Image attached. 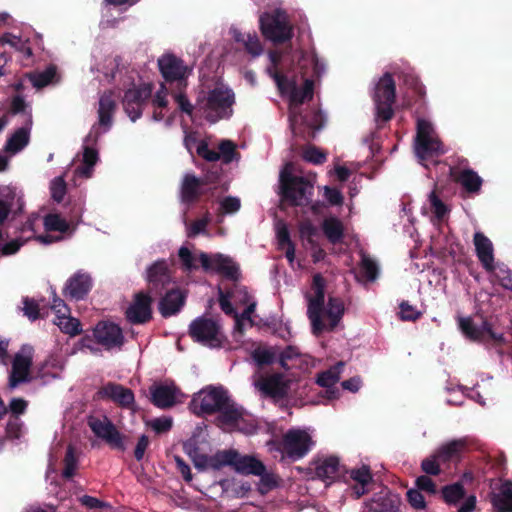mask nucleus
I'll return each instance as SVG.
<instances>
[{
  "mask_svg": "<svg viewBox=\"0 0 512 512\" xmlns=\"http://www.w3.org/2000/svg\"><path fill=\"white\" fill-rule=\"evenodd\" d=\"M234 104V92L225 87H215L206 95H199L196 101L198 110L202 111L206 120L212 124L231 118Z\"/></svg>",
  "mask_w": 512,
  "mask_h": 512,
  "instance_id": "1",
  "label": "nucleus"
},
{
  "mask_svg": "<svg viewBox=\"0 0 512 512\" xmlns=\"http://www.w3.org/2000/svg\"><path fill=\"white\" fill-rule=\"evenodd\" d=\"M259 25L262 35L274 44H284L293 37V27L288 16L280 9L263 13Z\"/></svg>",
  "mask_w": 512,
  "mask_h": 512,
  "instance_id": "2",
  "label": "nucleus"
},
{
  "mask_svg": "<svg viewBox=\"0 0 512 512\" xmlns=\"http://www.w3.org/2000/svg\"><path fill=\"white\" fill-rule=\"evenodd\" d=\"M396 99V84L392 74L385 73L377 82L373 100L375 104V121L385 123L394 116L393 104Z\"/></svg>",
  "mask_w": 512,
  "mask_h": 512,
  "instance_id": "3",
  "label": "nucleus"
},
{
  "mask_svg": "<svg viewBox=\"0 0 512 512\" xmlns=\"http://www.w3.org/2000/svg\"><path fill=\"white\" fill-rule=\"evenodd\" d=\"M188 334L194 342L210 348H221L226 341L221 325L205 316L197 317L190 323Z\"/></svg>",
  "mask_w": 512,
  "mask_h": 512,
  "instance_id": "4",
  "label": "nucleus"
},
{
  "mask_svg": "<svg viewBox=\"0 0 512 512\" xmlns=\"http://www.w3.org/2000/svg\"><path fill=\"white\" fill-rule=\"evenodd\" d=\"M93 339L106 350L121 348L124 344L122 329L110 321L98 322L92 330V337L85 335L81 339V345L93 351L94 348L91 346Z\"/></svg>",
  "mask_w": 512,
  "mask_h": 512,
  "instance_id": "5",
  "label": "nucleus"
},
{
  "mask_svg": "<svg viewBox=\"0 0 512 512\" xmlns=\"http://www.w3.org/2000/svg\"><path fill=\"white\" fill-rule=\"evenodd\" d=\"M354 250L357 251L360 259L354 266V280L368 289L375 284L381 276V266L378 260L360 247L358 239L354 234Z\"/></svg>",
  "mask_w": 512,
  "mask_h": 512,
  "instance_id": "6",
  "label": "nucleus"
},
{
  "mask_svg": "<svg viewBox=\"0 0 512 512\" xmlns=\"http://www.w3.org/2000/svg\"><path fill=\"white\" fill-rule=\"evenodd\" d=\"M458 326L465 337L471 341L484 344L492 343L497 346L505 343L504 335L496 333L492 324L487 320H484L481 326H477L471 317H459Z\"/></svg>",
  "mask_w": 512,
  "mask_h": 512,
  "instance_id": "7",
  "label": "nucleus"
},
{
  "mask_svg": "<svg viewBox=\"0 0 512 512\" xmlns=\"http://www.w3.org/2000/svg\"><path fill=\"white\" fill-rule=\"evenodd\" d=\"M312 290L315 295L314 297L309 298L307 314L311 321L313 334L319 335L326 328L322 321V312L325 301V279L320 273L313 276Z\"/></svg>",
  "mask_w": 512,
  "mask_h": 512,
  "instance_id": "8",
  "label": "nucleus"
},
{
  "mask_svg": "<svg viewBox=\"0 0 512 512\" xmlns=\"http://www.w3.org/2000/svg\"><path fill=\"white\" fill-rule=\"evenodd\" d=\"M227 392L222 388L213 387L202 390L191 401V408L196 415L213 414L222 408L228 400Z\"/></svg>",
  "mask_w": 512,
  "mask_h": 512,
  "instance_id": "9",
  "label": "nucleus"
},
{
  "mask_svg": "<svg viewBox=\"0 0 512 512\" xmlns=\"http://www.w3.org/2000/svg\"><path fill=\"white\" fill-rule=\"evenodd\" d=\"M312 189V185L304 177L291 174L281 175L282 198L291 206L303 205L308 200L307 191Z\"/></svg>",
  "mask_w": 512,
  "mask_h": 512,
  "instance_id": "10",
  "label": "nucleus"
},
{
  "mask_svg": "<svg viewBox=\"0 0 512 512\" xmlns=\"http://www.w3.org/2000/svg\"><path fill=\"white\" fill-rule=\"evenodd\" d=\"M289 121L292 132L295 135L302 134V127L308 129V138H315L316 132L321 130L325 125V116L321 110H311L302 115L299 110L294 108L289 112Z\"/></svg>",
  "mask_w": 512,
  "mask_h": 512,
  "instance_id": "11",
  "label": "nucleus"
},
{
  "mask_svg": "<svg viewBox=\"0 0 512 512\" xmlns=\"http://www.w3.org/2000/svg\"><path fill=\"white\" fill-rule=\"evenodd\" d=\"M152 96V85L142 84L125 91L123 108L129 118L135 122L142 115L143 107Z\"/></svg>",
  "mask_w": 512,
  "mask_h": 512,
  "instance_id": "12",
  "label": "nucleus"
},
{
  "mask_svg": "<svg viewBox=\"0 0 512 512\" xmlns=\"http://www.w3.org/2000/svg\"><path fill=\"white\" fill-rule=\"evenodd\" d=\"M33 364V347L23 345L14 356L9 375L10 388H16L21 383L30 382V369Z\"/></svg>",
  "mask_w": 512,
  "mask_h": 512,
  "instance_id": "13",
  "label": "nucleus"
},
{
  "mask_svg": "<svg viewBox=\"0 0 512 512\" xmlns=\"http://www.w3.org/2000/svg\"><path fill=\"white\" fill-rule=\"evenodd\" d=\"M158 67L166 82H176L178 89H184L187 86L188 68L180 58L173 54L162 55L158 59Z\"/></svg>",
  "mask_w": 512,
  "mask_h": 512,
  "instance_id": "14",
  "label": "nucleus"
},
{
  "mask_svg": "<svg viewBox=\"0 0 512 512\" xmlns=\"http://www.w3.org/2000/svg\"><path fill=\"white\" fill-rule=\"evenodd\" d=\"M199 262L205 271H215L229 280L239 278V266L229 256L218 253L210 257L207 253L201 252Z\"/></svg>",
  "mask_w": 512,
  "mask_h": 512,
  "instance_id": "15",
  "label": "nucleus"
},
{
  "mask_svg": "<svg viewBox=\"0 0 512 512\" xmlns=\"http://www.w3.org/2000/svg\"><path fill=\"white\" fill-rule=\"evenodd\" d=\"M312 444L311 436L306 431L291 429L283 436L282 451L289 458L296 460L304 457Z\"/></svg>",
  "mask_w": 512,
  "mask_h": 512,
  "instance_id": "16",
  "label": "nucleus"
},
{
  "mask_svg": "<svg viewBox=\"0 0 512 512\" xmlns=\"http://www.w3.org/2000/svg\"><path fill=\"white\" fill-rule=\"evenodd\" d=\"M88 426L98 438L104 440L112 449L125 450V437L107 417L103 419L91 417L88 420Z\"/></svg>",
  "mask_w": 512,
  "mask_h": 512,
  "instance_id": "17",
  "label": "nucleus"
},
{
  "mask_svg": "<svg viewBox=\"0 0 512 512\" xmlns=\"http://www.w3.org/2000/svg\"><path fill=\"white\" fill-rule=\"evenodd\" d=\"M152 296L144 291L137 292L133 301L126 310L127 320L134 324L140 325L151 321L152 319Z\"/></svg>",
  "mask_w": 512,
  "mask_h": 512,
  "instance_id": "18",
  "label": "nucleus"
},
{
  "mask_svg": "<svg viewBox=\"0 0 512 512\" xmlns=\"http://www.w3.org/2000/svg\"><path fill=\"white\" fill-rule=\"evenodd\" d=\"M148 291L150 295L162 296L172 283L171 272L165 260L156 261L147 270Z\"/></svg>",
  "mask_w": 512,
  "mask_h": 512,
  "instance_id": "19",
  "label": "nucleus"
},
{
  "mask_svg": "<svg viewBox=\"0 0 512 512\" xmlns=\"http://www.w3.org/2000/svg\"><path fill=\"white\" fill-rule=\"evenodd\" d=\"M315 477L327 482L344 480L346 481L347 471L344 466L340 464V460L336 456H328L319 458L313 462Z\"/></svg>",
  "mask_w": 512,
  "mask_h": 512,
  "instance_id": "20",
  "label": "nucleus"
},
{
  "mask_svg": "<svg viewBox=\"0 0 512 512\" xmlns=\"http://www.w3.org/2000/svg\"><path fill=\"white\" fill-rule=\"evenodd\" d=\"M93 287V280L89 273L79 270L71 275L63 288V295L69 300H83Z\"/></svg>",
  "mask_w": 512,
  "mask_h": 512,
  "instance_id": "21",
  "label": "nucleus"
},
{
  "mask_svg": "<svg viewBox=\"0 0 512 512\" xmlns=\"http://www.w3.org/2000/svg\"><path fill=\"white\" fill-rule=\"evenodd\" d=\"M98 400H110L122 408H130L134 401V393L130 388L115 382L103 385L95 394Z\"/></svg>",
  "mask_w": 512,
  "mask_h": 512,
  "instance_id": "22",
  "label": "nucleus"
},
{
  "mask_svg": "<svg viewBox=\"0 0 512 512\" xmlns=\"http://www.w3.org/2000/svg\"><path fill=\"white\" fill-rule=\"evenodd\" d=\"M255 387L265 396L274 399H281L288 393V384L280 373L268 376H260L255 381Z\"/></svg>",
  "mask_w": 512,
  "mask_h": 512,
  "instance_id": "23",
  "label": "nucleus"
},
{
  "mask_svg": "<svg viewBox=\"0 0 512 512\" xmlns=\"http://www.w3.org/2000/svg\"><path fill=\"white\" fill-rule=\"evenodd\" d=\"M186 302V295L179 288H170L161 297L158 310L163 318H169L181 311Z\"/></svg>",
  "mask_w": 512,
  "mask_h": 512,
  "instance_id": "24",
  "label": "nucleus"
},
{
  "mask_svg": "<svg viewBox=\"0 0 512 512\" xmlns=\"http://www.w3.org/2000/svg\"><path fill=\"white\" fill-rule=\"evenodd\" d=\"M199 177L194 173H186L180 185V199L186 205L196 203L200 197L205 193Z\"/></svg>",
  "mask_w": 512,
  "mask_h": 512,
  "instance_id": "25",
  "label": "nucleus"
},
{
  "mask_svg": "<svg viewBox=\"0 0 512 512\" xmlns=\"http://www.w3.org/2000/svg\"><path fill=\"white\" fill-rule=\"evenodd\" d=\"M450 176L456 183H459L467 193L477 194L481 190L483 180L477 172L470 168L459 169L457 167H450Z\"/></svg>",
  "mask_w": 512,
  "mask_h": 512,
  "instance_id": "26",
  "label": "nucleus"
},
{
  "mask_svg": "<svg viewBox=\"0 0 512 512\" xmlns=\"http://www.w3.org/2000/svg\"><path fill=\"white\" fill-rule=\"evenodd\" d=\"M476 255L487 272L495 270L494 250L490 239L482 232H476L473 237Z\"/></svg>",
  "mask_w": 512,
  "mask_h": 512,
  "instance_id": "27",
  "label": "nucleus"
},
{
  "mask_svg": "<svg viewBox=\"0 0 512 512\" xmlns=\"http://www.w3.org/2000/svg\"><path fill=\"white\" fill-rule=\"evenodd\" d=\"M467 449V441L464 438L451 440L434 451L436 457L443 465L453 461H459L462 453Z\"/></svg>",
  "mask_w": 512,
  "mask_h": 512,
  "instance_id": "28",
  "label": "nucleus"
},
{
  "mask_svg": "<svg viewBox=\"0 0 512 512\" xmlns=\"http://www.w3.org/2000/svg\"><path fill=\"white\" fill-rule=\"evenodd\" d=\"M117 109V102L112 91L104 92L99 99L98 124L104 127V131L110 129L113 116Z\"/></svg>",
  "mask_w": 512,
  "mask_h": 512,
  "instance_id": "29",
  "label": "nucleus"
},
{
  "mask_svg": "<svg viewBox=\"0 0 512 512\" xmlns=\"http://www.w3.org/2000/svg\"><path fill=\"white\" fill-rule=\"evenodd\" d=\"M344 369V363L338 362L328 370H325L318 374L316 383L327 388L326 394L328 399H335L338 397V389L334 388V385L339 381L340 374Z\"/></svg>",
  "mask_w": 512,
  "mask_h": 512,
  "instance_id": "30",
  "label": "nucleus"
},
{
  "mask_svg": "<svg viewBox=\"0 0 512 512\" xmlns=\"http://www.w3.org/2000/svg\"><path fill=\"white\" fill-rule=\"evenodd\" d=\"M176 392L173 385H155L150 388L151 402L158 408H170L176 403Z\"/></svg>",
  "mask_w": 512,
  "mask_h": 512,
  "instance_id": "31",
  "label": "nucleus"
},
{
  "mask_svg": "<svg viewBox=\"0 0 512 512\" xmlns=\"http://www.w3.org/2000/svg\"><path fill=\"white\" fill-rule=\"evenodd\" d=\"M375 480L369 465H362L360 468H354V498L369 493L374 489Z\"/></svg>",
  "mask_w": 512,
  "mask_h": 512,
  "instance_id": "32",
  "label": "nucleus"
},
{
  "mask_svg": "<svg viewBox=\"0 0 512 512\" xmlns=\"http://www.w3.org/2000/svg\"><path fill=\"white\" fill-rule=\"evenodd\" d=\"M443 153L442 143L437 137L415 141V154L422 164L424 161L439 157Z\"/></svg>",
  "mask_w": 512,
  "mask_h": 512,
  "instance_id": "33",
  "label": "nucleus"
},
{
  "mask_svg": "<svg viewBox=\"0 0 512 512\" xmlns=\"http://www.w3.org/2000/svg\"><path fill=\"white\" fill-rule=\"evenodd\" d=\"M217 424L221 427H235L243 418V409L238 407L229 397L225 405L218 411Z\"/></svg>",
  "mask_w": 512,
  "mask_h": 512,
  "instance_id": "34",
  "label": "nucleus"
},
{
  "mask_svg": "<svg viewBox=\"0 0 512 512\" xmlns=\"http://www.w3.org/2000/svg\"><path fill=\"white\" fill-rule=\"evenodd\" d=\"M490 501L497 512H512V481H505L498 492H492Z\"/></svg>",
  "mask_w": 512,
  "mask_h": 512,
  "instance_id": "35",
  "label": "nucleus"
},
{
  "mask_svg": "<svg viewBox=\"0 0 512 512\" xmlns=\"http://www.w3.org/2000/svg\"><path fill=\"white\" fill-rule=\"evenodd\" d=\"M363 512H400V499L396 495L373 498L365 503Z\"/></svg>",
  "mask_w": 512,
  "mask_h": 512,
  "instance_id": "36",
  "label": "nucleus"
},
{
  "mask_svg": "<svg viewBox=\"0 0 512 512\" xmlns=\"http://www.w3.org/2000/svg\"><path fill=\"white\" fill-rule=\"evenodd\" d=\"M232 467L235 471L244 475H261L265 472V465L253 456H240L236 451V459Z\"/></svg>",
  "mask_w": 512,
  "mask_h": 512,
  "instance_id": "37",
  "label": "nucleus"
},
{
  "mask_svg": "<svg viewBox=\"0 0 512 512\" xmlns=\"http://www.w3.org/2000/svg\"><path fill=\"white\" fill-rule=\"evenodd\" d=\"M314 96V80L306 78L303 86L298 88L294 87L290 94V110L294 108L295 111L299 110L300 106L305 101H310Z\"/></svg>",
  "mask_w": 512,
  "mask_h": 512,
  "instance_id": "38",
  "label": "nucleus"
},
{
  "mask_svg": "<svg viewBox=\"0 0 512 512\" xmlns=\"http://www.w3.org/2000/svg\"><path fill=\"white\" fill-rule=\"evenodd\" d=\"M29 140L30 127H20L7 139L4 150L8 153L16 154L28 145Z\"/></svg>",
  "mask_w": 512,
  "mask_h": 512,
  "instance_id": "39",
  "label": "nucleus"
},
{
  "mask_svg": "<svg viewBox=\"0 0 512 512\" xmlns=\"http://www.w3.org/2000/svg\"><path fill=\"white\" fill-rule=\"evenodd\" d=\"M322 230L326 238L332 244L340 243L344 237L343 224L339 219L335 217L324 219L322 223Z\"/></svg>",
  "mask_w": 512,
  "mask_h": 512,
  "instance_id": "40",
  "label": "nucleus"
},
{
  "mask_svg": "<svg viewBox=\"0 0 512 512\" xmlns=\"http://www.w3.org/2000/svg\"><path fill=\"white\" fill-rule=\"evenodd\" d=\"M234 40L236 42L242 43L245 51L254 58L260 56L263 53V46L256 33L243 34L241 32H236L234 34Z\"/></svg>",
  "mask_w": 512,
  "mask_h": 512,
  "instance_id": "41",
  "label": "nucleus"
},
{
  "mask_svg": "<svg viewBox=\"0 0 512 512\" xmlns=\"http://www.w3.org/2000/svg\"><path fill=\"white\" fill-rule=\"evenodd\" d=\"M68 313H62L61 315H57L54 320V324L59 327L61 332L70 335L71 337L79 335L82 332L81 322L70 315Z\"/></svg>",
  "mask_w": 512,
  "mask_h": 512,
  "instance_id": "42",
  "label": "nucleus"
},
{
  "mask_svg": "<svg viewBox=\"0 0 512 512\" xmlns=\"http://www.w3.org/2000/svg\"><path fill=\"white\" fill-rule=\"evenodd\" d=\"M235 459V450L218 451L216 454L209 456L208 468H211L213 470H220L225 466L232 467Z\"/></svg>",
  "mask_w": 512,
  "mask_h": 512,
  "instance_id": "43",
  "label": "nucleus"
},
{
  "mask_svg": "<svg viewBox=\"0 0 512 512\" xmlns=\"http://www.w3.org/2000/svg\"><path fill=\"white\" fill-rule=\"evenodd\" d=\"M344 313V305L343 302L339 298L329 297L326 315L330 320L329 329L333 330L340 321L342 315Z\"/></svg>",
  "mask_w": 512,
  "mask_h": 512,
  "instance_id": "44",
  "label": "nucleus"
},
{
  "mask_svg": "<svg viewBox=\"0 0 512 512\" xmlns=\"http://www.w3.org/2000/svg\"><path fill=\"white\" fill-rule=\"evenodd\" d=\"M251 357L258 368H264L275 362L276 352L272 348L259 346L252 351Z\"/></svg>",
  "mask_w": 512,
  "mask_h": 512,
  "instance_id": "45",
  "label": "nucleus"
},
{
  "mask_svg": "<svg viewBox=\"0 0 512 512\" xmlns=\"http://www.w3.org/2000/svg\"><path fill=\"white\" fill-rule=\"evenodd\" d=\"M442 497L447 504H456L465 496V489L462 483L456 482L442 487Z\"/></svg>",
  "mask_w": 512,
  "mask_h": 512,
  "instance_id": "46",
  "label": "nucleus"
},
{
  "mask_svg": "<svg viewBox=\"0 0 512 512\" xmlns=\"http://www.w3.org/2000/svg\"><path fill=\"white\" fill-rule=\"evenodd\" d=\"M63 463L64 469L62 471V476L66 479L72 478L75 475L78 466L76 450L72 445H68Z\"/></svg>",
  "mask_w": 512,
  "mask_h": 512,
  "instance_id": "47",
  "label": "nucleus"
},
{
  "mask_svg": "<svg viewBox=\"0 0 512 512\" xmlns=\"http://www.w3.org/2000/svg\"><path fill=\"white\" fill-rule=\"evenodd\" d=\"M44 226L46 231L65 233L69 230L68 222L59 214L46 215L44 218Z\"/></svg>",
  "mask_w": 512,
  "mask_h": 512,
  "instance_id": "48",
  "label": "nucleus"
},
{
  "mask_svg": "<svg viewBox=\"0 0 512 512\" xmlns=\"http://www.w3.org/2000/svg\"><path fill=\"white\" fill-rule=\"evenodd\" d=\"M441 465H443L438 457L433 453L430 456L424 458L421 462V470L429 476H438L442 469Z\"/></svg>",
  "mask_w": 512,
  "mask_h": 512,
  "instance_id": "49",
  "label": "nucleus"
},
{
  "mask_svg": "<svg viewBox=\"0 0 512 512\" xmlns=\"http://www.w3.org/2000/svg\"><path fill=\"white\" fill-rule=\"evenodd\" d=\"M220 158L225 164H229L232 162L236 156H239V153L236 150V145L231 140H222L218 146Z\"/></svg>",
  "mask_w": 512,
  "mask_h": 512,
  "instance_id": "50",
  "label": "nucleus"
},
{
  "mask_svg": "<svg viewBox=\"0 0 512 512\" xmlns=\"http://www.w3.org/2000/svg\"><path fill=\"white\" fill-rule=\"evenodd\" d=\"M178 257L180 259L183 270L192 271L198 268V265L195 263L196 258L187 247L182 246L179 249Z\"/></svg>",
  "mask_w": 512,
  "mask_h": 512,
  "instance_id": "51",
  "label": "nucleus"
},
{
  "mask_svg": "<svg viewBox=\"0 0 512 512\" xmlns=\"http://www.w3.org/2000/svg\"><path fill=\"white\" fill-rule=\"evenodd\" d=\"M399 309V316L403 321H416L422 316V313L410 305L408 301H402Z\"/></svg>",
  "mask_w": 512,
  "mask_h": 512,
  "instance_id": "52",
  "label": "nucleus"
},
{
  "mask_svg": "<svg viewBox=\"0 0 512 512\" xmlns=\"http://www.w3.org/2000/svg\"><path fill=\"white\" fill-rule=\"evenodd\" d=\"M51 197L57 203L63 201L66 194V183L62 177H56L51 182Z\"/></svg>",
  "mask_w": 512,
  "mask_h": 512,
  "instance_id": "53",
  "label": "nucleus"
},
{
  "mask_svg": "<svg viewBox=\"0 0 512 512\" xmlns=\"http://www.w3.org/2000/svg\"><path fill=\"white\" fill-rule=\"evenodd\" d=\"M179 90L180 91L174 95V100L177 103L179 110L192 118L194 109H198V107L192 105L186 94L182 92L183 89Z\"/></svg>",
  "mask_w": 512,
  "mask_h": 512,
  "instance_id": "54",
  "label": "nucleus"
},
{
  "mask_svg": "<svg viewBox=\"0 0 512 512\" xmlns=\"http://www.w3.org/2000/svg\"><path fill=\"white\" fill-rule=\"evenodd\" d=\"M303 159L318 165L326 161V154L315 146H309L303 151Z\"/></svg>",
  "mask_w": 512,
  "mask_h": 512,
  "instance_id": "55",
  "label": "nucleus"
},
{
  "mask_svg": "<svg viewBox=\"0 0 512 512\" xmlns=\"http://www.w3.org/2000/svg\"><path fill=\"white\" fill-rule=\"evenodd\" d=\"M23 305L24 315L27 316L29 320L35 321L40 318L39 304L34 299L25 297L23 299Z\"/></svg>",
  "mask_w": 512,
  "mask_h": 512,
  "instance_id": "56",
  "label": "nucleus"
},
{
  "mask_svg": "<svg viewBox=\"0 0 512 512\" xmlns=\"http://www.w3.org/2000/svg\"><path fill=\"white\" fill-rule=\"evenodd\" d=\"M408 503L417 510L426 508V501L421 491L417 488L409 489L406 493Z\"/></svg>",
  "mask_w": 512,
  "mask_h": 512,
  "instance_id": "57",
  "label": "nucleus"
},
{
  "mask_svg": "<svg viewBox=\"0 0 512 512\" xmlns=\"http://www.w3.org/2000/svg\"><path fill=\"white\" fill-rule=\"evenodd\" d=\"M415 486L421 492H427L430 495L437 493V487L435 482L429 477V475L418 476L415 480Z\"/></svg>",
  "mask_w": 512,
  "mask_h": 512,
  "instance_id": "58",
  "label": "nucleus"
},
{
  "mask_svg": "<svg viewBox=\"0 0 512 512\" xmlns=\"http://www.w3.org/2000/svg\"><path fill=\"white\" fill-rule=\"evenodd\" d=\"M196 153L209 162H216L220 159V153L209 149L208 143L204 140L198 143Z\"/></svg>",
  "mask_w": 512,
  "mask_h": 512,
  "instance_id": "59",
  "label": "nucleus"
},
{
  "mask_svg": "<svg viewBox=\"0 0 512 512\" xmlns=\"http://www.w3.org/2000/svg\"><path fill=\"white\" fill-rule=\"evenodd\" d=\"M434 129L431 123L425 119L417 120V133L415 141H421L423 139L433 138Z\"/></svg>",
  "mask_w": 512,
  "mask_h": 512,
  "instance_id": "60",
  "label": "nucleus"
},
{
  "mask_svg": "<svg viewBox=\"0 0 512 512\" xmlns=\"http://www.w3.org/2000/svg\"><path fill=\"white\" fill-rule=\"evenodd\" d=\"M429 199L435 217L439 220L443 219L448 212L447 206L442 202V200L436 195L435 192L430 193Z\"/></svg>",
  "mask_w": 512,
  "mask_h": 512,
  "instance_id": "61",
  "label": "nucleus"
},
{
  "mask_svg": "<svg viewBox=\"0 0 512 512\" xmlns=\"http://www.w3.org/2000/svg\"><path fill=\"white\" fill-rule=\"evenodd\" d=\"M494 273L499 285L506 290L512 291V277L509 269L505 267H498L492 272Z\"/></svg>",
  "mask_w": 512,
  "mask_h": 512,
  "instance_id": "62",
  "label": "nucleus"
},
{
  "mask_svg": "<svg viewBox=\"0 0 512 512\" xmlns=\"http://www.w3.org/2000/svg\"><path fill=\"white\" fill-rule=\"evenodd\" d=\"M241 201L238 197L227 196L220 202V208L226 214H233L239 211Z\"/></svg>",
  "mask_w": 512,
  "mask_h": 512,
  "instance_id": "63",
  "label": "nucleus"
},
{
  "mask_svg": "<svg viewBox=\"0 0 512 512\" xmlns=\"http://www.w3.org/2000/svg\"><path fill=\"white\" fill-rule=\"evenodd\" d=\"M323 196L331 206H337L343 203V195L337 188L325 186Z\"/></svg>",
  "mask_w": 512,
  "mask_h": 512,
  "instance_id": "64",
  "label": "nucleus"
}]
</instances>
